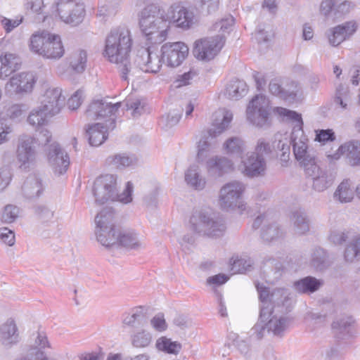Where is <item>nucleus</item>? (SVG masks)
I'll use <instances>...</instances> for the list:
<instances>
[{"label": "nucleus", "mask_w": 360, "mask_h": 360, "mask_svg": "<svg viewBox=\"0 0 360 360\" xmlns=\"http://www.w3.org/2000/svg\"><path fill=\"white\" fill-rule=\"evenodd\" d=\"M261 236L264 240L272 242L281 238L283 231L276 224L268 221L262 228Z\"/></svg>", "instance_id": "42"}, {"label": "nucleus", "mask_w": 360, "mask_h": 360, "mask_svg": "<svg viewBox=\"0 0 360 360\" xmlns=\"http://www.w3.org/2000/svg\"><path fill=\"white\" fill-rule=\"evenodd\" d=\"M272 108L269 98L263 94H257L249 102L246 108L247 120L257 128H264L270 124Z\"/></svg>", "instance_id": "6"}, {"label": "nucleus", "mask_w": 360, "mask_h": 360, "mask_svg": "<svg viewBox=\"0 0 360 360\" xmlns=\"http://www.w3.org/2000/svg\"><path fill=\"white\" fill-rule=\"evenodd\" d=\"M166 13L170 27L173 24L177 27L188 30L195 22V16L193 12L179 3L170 5L166 8Z\"/></svg>", "instance_id": "18"}, {"label": "nucleus", "mask_w": 360, "mask_h": 360, "mask_svg": "<svg viewBox=\"0 0 360 360\" xmlns=\"http://www.w3.org/2000/svg\"><path fill=\"white\" fill-rule=\"evenodd\" d=\"M344 155L349 165H360V141H351L342 144L333 153H328L327 158L330 161L338 160Z\"/></svg>", "instance_id": "22"}, {"label": "nucleus", "mask_w": 360, "mask_h": 360, "mask_svg": "<svg viewBox=\"0 0 360 360\" xmlns=\"http://www.w3.org/2000/svg\"><path fill=\"white\" fill-rule=\"evenodd\" d=\"M166 8L159 4L146 6L139 14V25L141 32L151 44L165 41L170 30Z\"/></svg>", "instance_id": "2"}, {"label": "nucleus", "mask_w": 360, "mask_h": 360, "mask_svg": "<svg viewBox=\"0 0 360 360\" xmlns=\"http://www.w3.org/2000/svg\"><path fill=\"white\" fill-rule=\"evenodd\" d=\"M131 45V32L126 27L112 29L105 41L104 56L109 62L117 65L124 80L129 79L128 66L130 65L129 53Z\"/></svg>", "instance_id": "1"}, {"label": "nucleus", "mask_w": 360, "mask_h": 360, "mask_svg": "<svg viewBox=\"0 0 360 360\" xmlns=\"http://www.w3.org/2000/svg\"><path fill=\"white\" fill-rule=\"evenodd\" d=\"M326 253L325 251L321 248L316 249L312 255L313 266L319 270H322L326 266Z\"/></svg>", "instance_id": "62"}, {"label": "nucleus", "mask_w": 360, "mask_h": 360, "mask_svg": "<svg viewBox=\"0 0 360 360\" xmlns=\"http://www.w3.org/2000/svg\"><path fill=\"white\" fill-rule=\"evenodd\" d=\"M13 132V126L0 119V146L10 141Z\"/></svg>", "instance_id": "58"}, {"label": "nucleus", "mask_w": 360, "mask_h": 360, "mask_svg": "<svg viewBox=\"0 0 360 360\" xmlns=\"http://www.w3.org/2000/svg\"><path fill=\"white\" fill-rule=\"evenodd\" d=\"M247 92L246 83L243 80L235 79L227 84L225 94L230 99L238 100L244 96Z\"/></svg>", "instance_id": "38"}, {"label": "nucleus", "mask_w": 360, "mask_h": 360, "mask_svg": "<svg viewBox=\"0 0 360 360\" xmlns=\"http://www.w3.org/2000/svg\"><path fill=\"white\" fill-rule=\"evenodd\" d=\"M354 192L352 183L349 180L341 182L335 190L333 197L340 202H348L354 198Z\"/></svg>", "instance_id": "39"}, {"label": "nucleus", "mask_w": 360, "mask_h": 360, "mask_svg": "<svg viewBox=\"0 0 360 360\" xmlns=\"http://www.w3.org/2000/svg\"><path fill=\"white\" fill-rule=\"evenodd\" d=\"M19 59L13 53H5L0 56V78L6 79L18 68Z\"/></svg>", "instance_id": "33"}, {"label": "nucleus", "mask_w": 360, "mask_h": 360, "mask_svg": "<svg viewBox=\"0 0 360 360\" xmlns=\"http://www.w3.org/2000/svg\"><path fill=\"white\" fill-rule=\"evenodd\" d=\"M224 45L222 36L203 37L194 42L193 54L199 60L210 61L218 55Z\"/></svg>", "instance_id": "12"}, {"label": "nucleus", "mask_w": 360, "mask_h": 360, "mask_svg": "<svg viewBox=\"0 0 360 360\" xmlns=\"http://www.w3.org/2000/svg\"><path fill=\"white\" fill-rule=\"evenodd\" d=\"M55 9L63 22L72 26L81 23L85 15L84 5L74 0H59L55 4Z\"/></svg>", "instance_id": "13"}, {"label": "nucleus", "mask_w": 360, "mask_h": 360, "mask_svg": "<svg viewBox=\"0 0 360 360\" xmlns=\"http://www.w3.org/2000/svg\"><path fill=\"white\" fill-rule=\"evenodd\" d=\"M114 127L112 120H109V124L98 122L89 125L86 133L89 136L90 145L94 146L101 145L108 137V130L112 129Z\"/></svg>", "instance_id": "26"}, {"label": "nucleus", "mask_w": 360, "mask_h": 360, "mask_svg": "<svg viewBox=\"0 0 360 360\" xmlns=\"http://www.w3.org/2000/svg\"><path fill=\"white\" fill-rule=\"evenodd\" d=\"M258 285L262 287L268 291L269 295L266 300L269 307H273L271 306L272 304L277 306L286 307V308L288 307V302H290V294L287 289L276 288L270 292L269 290L262 284L257 283L256 285L257 288ZM265 306H267V304H266Z\"/></svg>", "instance_id": "32"}, {"label": "nucleus", "mask_w": 360, "mask_h": 360, "mask_svg": "<svg viewBox=\"0 0 360 360\" xmlns=\"http://www.w3.org/2000/svg\"><path fill=\"white\" fill-rule=\"evenodd\" d=\"M19 215V209L15 205H8L5 206L1 214L2 220L6 223L15 221Z\"/></svg>", "instance_id": "60"}, {"label": "nucleus", "mask_w": 360, "mask_h": 360, "mask_svg": "<svg viewBox=\"0 0 360 360\" xmlns=\"http://www.w3.org/2000/svg\"><path fill=\"white\" fill-rule=\"evenodd\" d=\"M86 61V52L84 50H79L72 54L70 60V65L75 72L82 73L85 70Z\"/></svg>", "instance_id": "44"}, {"label": "nucleus", "mask_w": 360, "mask_h": 360, "mask_svg": "<svg viewBox=\"0 0 360 360\" xmlns=\"http://www.w3.org/2000/svg\"><path fill=\"white\" fill-rule=\"evenodd\" d=\"M29 47L32 52L49 60H59L65 54L60 36L47 31L33 34L30 39Z\"/></svg>", "instance_id": "4"}, {"label": "nucleus", "mask_w": 360, "mask_h": 360, "mask_svg": "<svg viewBox=\"0 0 360 360\" xmlns=\"http://www.w3.org/2000/svg\"><path fill=\"white\" fill-rule=\"evenodd\" d=\"M257 291L262 302L259 319L257 323L252 328V331L257 335V338L264 336V330L272 333L276 336H283L285 330L290 326L292 319L287 316L277 314L273 307H269L267 297L268 291L258 285Z\"/></svg>", "instance_id": "3"}, {"label": "nucleus", "mask_w": 360, "mask_h": 360, "mask_svg": "<svg viewBox=\"0 0 360 360\" xmlns=\"http://www.w3.org/2000/svg\"><path fill=\"white\" fill-rule=\"evenodd\" d=\"M54 116L56 115L40 103L30 112L27 122L32 127L39 128L48 124L51 118Z\"/></svg>", "instance_id": "29"}, {"label": "nucleus", "mask_w": 360, "mask_h": 360, "mask_svg": "<svg viewBox=\"0 0 360 360\" xmlns=\"http://www.w3.org/2000/svg\"><path fill=\"white\" fill-rule=\"evenodd\" d=\"M18 328L13 319H8L0 326V341L6 346L11 347L20 342Z\"/></svg>", "instance_id": "27"}, {"label": "nucleus", "mask_w": 360, "mask_h": 360, "mask_svg": "<svg viewBox=\"0 0 360 360\" xmlns=\"http://www.w3.org/2000/svg\"><path fill=\"white\" fill-rule=\"evenodd\" d=\"M117 177L113 174H103L97 177L94 183L93 193L96 202L104 204L115 201Z\"/></svg>", "instance_id": "14"}, {"label": "nucleus", "mask_w": 360, "mask_h": 360, "mask_svg": "<svg viewBox=\"0 0 360 360\" xmlns=\"http://www.w3.org/2000/svg\"><path fill=\"white\" fill-rule=\"evenodd\" d=\"M233 120V113L226 109L221 108L215 111L212 115V128L208 131L209 136H216L230 126Z\"/></svg>", "instance_id": "25"}, {"label": "nucleus", "mask_w": 360, "mask_h": 360, "mask_svg": "<svg viewBox=\"0 0 360 360\" xmlns=\"http://www.w3.org/2000/svg\"><path fill=\"white\" fill-rule=\"evenodd\" d=\"M114 212L111 208L105 207L95 217V233L99 243L106 247L117 243L116 229L114 224Z\"/></svg>", "instance_id": "7"}, {"label": "nucleus", "mask_w": 360, "mask_h": 360, "mask_svg": "<svg viewBox=\"0 0 360 360\" xmlns=\"http://www.w3.org/2000/svg\"><path fill=\"white\" fill-rule=\"evenodd\" d=\"M231 269L233 274H242L250 269L252 262L250 259L240 258L231 259Z\"/></svg>", "instance_id": "53"}, {"label": "nucleus", "mask_w": 360, "mask_h": 360, "mask_svg": "<svg viewBox=\"0 0 360 360\" xmlns=\"http://www.w3.org/2000/svg\"><path fill=\"white\" fill-rule=\"evenodd\" d=\"M24 195L30 198L39 196L44 187L41 180L37 176H30L25 181L22 187Z\"/></svg>", "instance_id": "36"}, {"label": "nucleus", "mask_w": 360, "mask_h": 360, "mask_svg": "<svg viewBox=\"0 0 360 360\" xmlns=\"http://www.w3.org/2000/svg\"><path fill=\"white\" fill-rule=\"evenodd\" d=\"M269 91L272 95L285 101H292L301 95V87L295 81H286L281 77L271 79L269 84Z\"/></svg>", "instance_id": "17"}, {"label": "nucleus", "mask_w": 360, "mask_h": 360, "mask_svg": "<svg viewBox=\"0 0 360 360\" xmlns=\"http://www.w3.org/2000/svg\"><path fill=\"white\" fill-rule=\"evenodd\" d=\"M188 47L181 41L167 42L161 46V56L168 67L179 66L188 55Z\"/></svg>", "instance_id": "16"}, {"label": "nucleus", "mask_w": 360, "mask_h": 360, "mask_svg": "<svg viewBox=\"0 0 360 360\" xmlns=\"http://www.w3.org/2000/svg\"><path fill=\"white\" fill-rule=\"evenodd\" d=\"M223 149L226 154L239 157L242 159L246 150V146L245 141L241 138L233 136L224 141L223 143Z\"/></svg>", "instance_id": "34"}, {"label": "nucleus", "mask_w": 360, "mask_h": 360, "mask_svg": "<svg viewBox=\"0 0 360 360\" xmlns=\"http://www.w3.org/2000/svg\"><path fill=\"white\" fill-rule=\"evenodd\" d=\"M120 107V103H112L107 100H96L93 101L86 111L88 120H98L101 122L109 124L112 120L115 126V115Z\"/></svg>", "instance_id": "15"}, {"label": "nucleus", "mask_w": 360, "mask_h": 360, "mask_svg": "<svg viewBox=\"0 0 360 360\" xmlns=\"http://www.w3.org/2000/svg\"><path fill=\"white\" fill-rule=\"evenodd\" d=\"M316 136L315 141H318L322 144L328 141H333L335 139V133L332 129H317L315 130Z\"/></svg>", "instance_id": "64"}, {"label": "nucleus", "mask_w": 360, "mask_h": 360, "mask_svg": "<svg viewBox=\"0 0 360 360\" xmlns=\"http://www.w3.org/2000/svg\"><path fill=\"white\" fill-rule=\"evenodd\" d=\"M335 103L342 110H348L351 105V95L349 89L340 85L337 89Z\"/></svg>", "instance_id": "49"}, {"label": "nucleus", "mask_w": 360, "mask_h": 360, "mask_svg": "<svg viewBox=\"0 0 360 360\" xmlns=\"http://www.w3.org/2000/svg\"><path fill=\"white\" fill-rule=\"evenodd\" d=\"M117 243L115 245H122L129 249L139 250L145 248L143 240L139 238L136 234L131 230H118L116 232Z\"/></svg>", "instance_id": "31"}, {"label": "nucleus", "mask_w": 360, "mask_h": 360, "mask_svg": "<svg viewBox=\"0 0 360 360\" xmlns=\"http://www.w3.org/2000/svg\"><path fill=\"white\" fill-rule=\"evenodd\" d=\"M162 58L159 55L150 51V49H141L138 51L134 61V65L128 66V76L129 79L139 77L141 72L156 73L162 67Z\"/></svg>", "instance_id": "9"}, {"label": "nucleus", "mask_w": 360, "mask_h": 360, "mask_svg": "<svg viewBox=\"0 0 360 360\" xmlns=\"http://www.w3.org/2000/svg\"><path fill=\"white\" fill-rule=\"evenodd\" d=\"M244 184L238 181L226 184L219 191V202L224 210H233L238 207L240 211L246 208V205L242 201V195L245 191Z\"/></svg>", "instance_id": "10"}, {"label": "nucleus", "mask_w": 360, "mask_h": 360, "mask_svg": "<svg viewBox=\"0 0 360 360\" xmlns=\"http://www.w3.org/2000/svg\"><path fill=\"white\" fill-rule=\"evenodd\" d=\"M107 162L116 169H122L135 165L137 163V159L135 156L127 153H117L108 157Z\"/></svg>", "instance_id": "37"}, {"label": "nucleus", "mask_w": 360, "mask_h": 360, "mask_svg": "<svg viewBox=\"0 0 360 360\" xmlns=\"http://www.w3.org/2000/svg\"><path fill=\"white\" fill-rule=\"evenodd\" d=\"M354 320L350 317L342 318L333 323L332 327L335 333L343 338L352 335Z\"/></svg>", "instance_id": "45"}, {"label": "nucleus", "mask_w": 360, "mask_h": 360, "mask_svg": "<svg viewBox=\"0 0 360 360\" xmlns=\"http://www.w3.org/2000/svg\"><path fill=\"white\" fill-rule=\"evenodd\" d=\"M131 344L136 348H144L150 345L152 342L151 334L145 330H138L131 337Z\"/></svg>", "instance_id": "46"}, {"label": "nucleus", "mask_w": 360, "mask_h": 360, "mask_svg": "<svg viewBox=\"0 0 360 360\" xmlns=\"http://www.w3.org/2000/svg\"><path fill=\"white\" fill-rule=\"evenodd\" d=\"M65 96L62 89L59 87H50L41 96L40 103L47 108L53 115H58L64 107Z\"/></svg>", "instance_id": "23"}, {"label": "nucleus", "mask_w": 360, "mask_h": 360, "mask_svg": "<svg viewBox=\"0 0 360 360\" xmlns=\"http://www.w3.org/2000/svg\"><path fill=\"white\" fill-rule=\"evenodd\" d=\"M196 6L201 13L210 14L219 9V0H198Z\"/></svg>", "instance_id": "55"}, {"label": "nucleus", "mask_w": 360, "mask_h": 360, "mask_svg": "<svg viewBox=\"0 0 360 360\" xmlns=\"http://www.w3.org/2000/svg\"><path fill=\"white\" fill-rule=\"evenodd\" d=\"M290 220L293 225V229L295 233L302 235L309 231V220L307 219L304 212L300 210L293 212L292 213Z\"/></svg>", "instance_id": "40"}, {"label": "nucleus", "mask_w": 360, "mask_h": 360, "mask_svg": "<svg viewBox=\"0 0 360 360\" xmlns=\"http://www.w3.org/2000/svg\"><path fill=\"white\" fill-rule=\"evenodd\" d=\"M117 12V7L111 1H102L98 7V13L103 18L114 15Z\"/></svg>", "instance_id": "63"}, {"label": "nucleus", "mask_w": 360, "mask_h": 360, "mask_svg": "<svg viewBox=\"0 0 360 360\" xmlns=\"http://www.w3.org/2000/svg\"><path fill=\"white\" fill-rule=\"evenodd\" d=\"M184 181L190 188L200 191L205 189L207 181L197 165L190 166L184 172Z\"/></svg>", "instance_id": "28"}, {"label": "nucleus", "mask_w": 360, "mask_h": 360, "mask_svg": "<svg viewBox=\"0 0 360 360\" xmlns=\"http://www.w3.org/2000/svg\"><path fill=\"white\" fill-rule=\"evenodd\" d=\"M309 140L304 134L302 128H292L290 134V144L295 159L299 162L311 160L314 156L312 150H310L308 145Z\"/></svg>", "instance_id": "21"}, {"label": "nucleus", "mask_w": 360, "mask_h": 360, "mask_svg": "<svg viewBox=\"0 0 360 360\" xmlns=\"http://www.w3.org/2000/svg\"><path fill=\"white\" fill-rule=\"evenodd\" d=\"M37 81L33 72H22L13 75L5 85V91L10 94L31 92Z\"/></svg>", "instance_id": "19"}, {"label": "nucleus", "mask_w": 360, "mask_h": 360, "mask_svg": "<svg viewBox=\"0 0 360 360\" xmlns=\"http://www.w3.org/2000/svg\"><path fill=\"white\" fill-rule=\"evenodd\" d=\"M181 118V115L178 111L173 110L169 112L167 115L162 116L161 118V124L165 129H169L176 125Z\"/></svg>", "instance_id": "59"}, {"label": "nucleus", "mask_w": 360, "mask_h": 360, "mask_svg": "<svg viewBox=\"0 0 360 360\" xmlns=\"http://www.w3.org/2000/svg\"><path fill=\"white\" fill-rule=\"evenodd\" d=\"M344 257L345 261L348 262H352L355 259H360V236L354 238L347 246Z\"/></svg>", "instance_id": "48"}, {"label": "nucleus", "mask_w": 360, "mask_h": 360, "mask_svg": "<svg viewBox=\"0 0 360 360\" xmlns=\"http://www.w3.org/2000/svg\"><path fill=\"white\" fill-rule=\"evenodd\" d=\"M23 21L22 16H18L14 19L0 16V23L3 29L6 33H10L15 28L18 27Z\"/></svg>", "instance_id": "57"}, {"label": "nucleus", "mask_w": 360, "mask_h": 360, "mask_svg": "<svg viewBox=\"0 0 360 360\" xmlns=\"http://www.w3.org/2000/svg\"><path fill=\"white\" fill-rule=\"evenodd\" d=\"M41 136L44 138L47 146L46 159L49 167L56 175L66 172L70 165V158L68 153L55 141L52 142V136L49 131L42 130Z\"/></svg>", "instance_id": "8"}, {"label": "nucleus", "mask_w": 360, "mask_h": 360, "mask_svg": "<svg viewBox=\"0 0 360 360\" xmlns=\"http://www.w3.org/2000/svg\"><path fill=\"white\" fill-rule=\"evenodd\" d=\"M25 6L27 9H30L38 16L39 20L44 21L46 20V16L42 15L44 8V0H27Z\"/></svg>", "instance_id": "56"}, {"label": "nucleus", "mask_w": 360, "mask_h": 360, "mask_svg": "<svg viewBox=\"0 0 360 360\" xmlns=\"http://www.w3.org/2000/svg\"><path fill=\"white\" fill-rule=\"evenodd\" d=\"M275 140L272 143H270L264 138H260L257 141L254 153L259 154L262 156L273 155L276 148H274Z\"/></svg>", "instance_id": "51"}, {"label": "nucleus", "mask_w": 360, "mask_h": 360, "mask_svg": "<svg viewBox=\"0 0 360 360\" xmlns=\"http://www.w3.org/2000/svg\"><path fill=\"white\" fill-rule=\"evenodd\" d=\"M313 180L312 187L313 188L318 191L322 192L329 188L332 184V179L328 177L327 174L323 172L317 177H315Z\"/></svg>", "instance_id": "54"}, {"label": "nucleus", "mask_w": 360, "mask_h": 360, "mask_svg": "<svg viewBox=\"0 0 360 360\" xmlns=\"http://www.w3.org/2000/svg\"><path fill=\"white\" fill-rule=\"evenodd\" d=\"M340 30V27L337 26L327 30L326 36L332 46H336L345 41V37H342Z\"/></svg>", "instance_id": "61"}, {"label": "nucleus", "mask_w": 360, "mask_h": 360, "mask_svg": "<svg viewBox=\"0 0 360 360\" xmlns=\"http://www.w3.org/2000/svg\"><path fill=\"white\" fill-rule=\"evenodd\" d=\"M233 22L234 20L231 16L222 18L212 25V30L218 33L216 36H222L225 41V34L229 32Z\"/></svg>", "instance_id": "50"}, {"label": "nucleus", "mask_w": 360, "mask_h": 360, "mask_svg": "<svg viewBox=\"0 0 360 360\" xmlns=\"http://www.w3.org/2000/svg\"><path fill=\"white\" fill-rule=\"evenodd\" d=\"M197 160L199 162H206L212 151V145L209 136H203L198 143Z\"/></svg>", "instance_id": "47"}, {"label": "nucleus", "mask_w": 360, "mask_h": 360, "mask_svg": "<svg viewBox=\"0 0 360 360\" xmlns=\"http://www.w3.org/2000/svg\"><path fill=\"white\" fill-rule=\"evenodd\" d=\"M36 139L30 134H22L18 139L15 158L20 169L29 170L37 158Z\"/></svg>", "instance_id": "11"}, {"label": "nucleus", "mask_w": 360, "mask_h": 360, "mask_svg": "<svg viewBox=\"0 0 360 360\" xmlns=\"http://www.w3.org/2000/svg\"><path fill=\"white\" fill-rule=\"evenodd\" d=\"M155 346L159 351L172 354H177L181 349V345L179 342L172 341L171 339L166 337L158 338Z\"/></svg>", "instance_id": "43"}, {"label": "nucleus", "mask_w": 360, "mask_h": 360, "mask_svg": "<svg viewBox=\"0 0 360 360\" xmlns=\"http://www.w3.org/2000/svg\"><path fill=\"white\" fill-rule=\"evenodd\" d=\"M322 285L321 281L307 276L295 283L296 290L303 293H311L316 291Z\"/></svg>", "instance_id": "41"}, {"label": "nucleus", "mask_w": 360, "mask_h": 360, "mask_svg": "<svg viewBox=\"0 0 360 360\" xmlns=\"http://www.w3.org/2000/svg\"><path fill=\"white\" fill-rule=\"evenodd\" d=\"M272 112L282 121L294 124L293 128H302L303 121L302 115L296 111L282 107H274L272 109Z\"/></svg>", "instance_id": "35"}, {"label": "nucleus", "mask_w": 360, "mask_h": 360, "mask_svg": "<svg viewBox=\"0 0 360 360\" xmlns=\"http://www.w3.org/2000/svg\"><path fill=\"white\" fill-rule=\"evenodd\" d=\"M302 167H303L305 174L307 176L311 177V179L317 177L323 171L317 165L316 162L315 155L311 157V160H307L300 162Z\"/></svg>", "instance_id": "52"}, {"label": "nucleus", "mask_w": 360, "mask_h": 360, "mask_svg": "<svg viewBox=\"0 0 360 360\" xmlns=\"http://www.w3.org/2000/svg\"><path fill=\"white\" fill-rule=\"evenodd\" d=\"M189 224L193 231L210 238L220 237L226 230L223 219L206 210H195Z\"/></svg>", "instance_id": "5"}, {"label": "nucleus", "mask_w": 360, "mask_h": 360, "mask_svg": "<svg viewBox=\"0 0 360 360\" xmlns=\"http://www.w3.org/2000/svg\"><path fill=\"white\" fill-rule=\"evenodd\" d=\"M274 148H276L274 153L278 158L281 165L283 167H287L290 160V150L286 134H279L275 136Z\"/></svg>", "instance_id": "30"}, {"label": "nucleus", "mask_w": 360, "mask_h": 360, "mask_svg": "<svg viewBox=\"0 0 360 360\" xmlns=\"http://www.w3.org/2000/svg\"><path fill=\"white\" fill-rule=\"evenodd\" d=\"M208 174L213 177H220L234 169L233 161L226 157L214 155L209 158L205 163Z\"/></svg>", "instance_id": "24"}, {"label": "nucleus", "mask_w": 360, "mask_h": 360, "mask_svg": "<svg viewBox=\"0 0 360 360\" xmlns=\"http://www.w3.org/2000/svg\"><path fill=\"white\" fill-rule=\"evenodd\" d=\"M238 169L248 177L263 176L266 169V162L263 156L249 152L242 158Z\"/></svg>", "instance_id": "20"}]
</instances>
